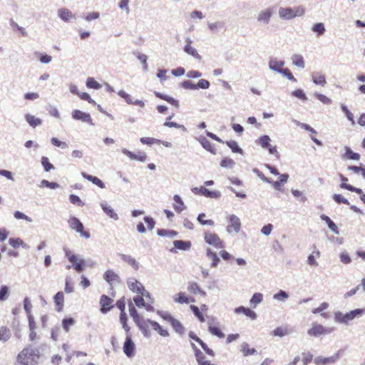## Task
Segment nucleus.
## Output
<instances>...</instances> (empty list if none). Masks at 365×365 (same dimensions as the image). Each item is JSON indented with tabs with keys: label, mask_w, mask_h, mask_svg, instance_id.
I'll use <instances>...</instances> for the list:
<instances>
[{
	"label": "nucleus",
	"mask_w": 365,
	"mask_h": 365,
	"mask_svg": "<svg viewBox=\"0 0 365 365\" xmlns=\"http://www.w3.org/2000/svg\"><path fill=\"white\" fill-rule=\"evenodd\" d=\"M41 164L46 172H48L51 170L54 169V166L49 162L48 158L47 157L43 156L41 158Z\"/></svg>",
	"instance_id": "obj_55"
},
{
	"label": "nucleus",
	"mask_w": 365,
	"mask_h": 365,
	"mask_svg": "<svg viewBox=\"0 0 365 365\" xmlns=\"http://www.w3.org/2000/svg\"><path fill=\"white\" fill-rule=\"evenodd\" d=\"M241 351L245 356L252 355L257 353V350L255 348H250L249 344L246 342H243L241 345Z\"/></svg>",
	"instance_id": "obj_42"
},
{
	"label": "nucleus",
	"mask_w": 365,
	"mask_h": 365,
	"mask_svg": "<svg viewBox=\"0 0 365 365\" xmlns=\"http://www.w3.org/2000/svg\"><path fill=\"white\" fill-rule=\"evenodd\" d=\"M173 200L176 203L173 205V208L176 212L180 213L186 209V207L180 195H175L173 196Z\"/></svg>",
	"instance_id": "obj_23"
},
{
	"label": "nucleus",
	"mask_w": 365,
	"mask_h": 365,
	"mask_svg": "<svg viewBox=\"0 0 365 365\" xmlns=\"http://www.w3.org/2000/svg\"><path fill=\"white\" fill-rule=\"evenodd\" d=\"M263 300V294L259 292L255 293L250 300V305L253 308H256L257 304H260Z\"/></svg>",
	"instance_id": "obj_39"
},
{
	"label": "nucleus",
	"mask_w": 365,
	"mask_h": 365,
	"mask_svg": "<svg viewBox=\"0 0 365 365\" xmlns=\"http://www.w3.org/2000/svg\"><path fill=\"white\" fill-rule=\"evenodd\" d=\"M270 142L271 138L267 135H263L256 140V143L264 149H267L271 145Z\"/></svg>",
	"instance_id": "obj_30"
},
{
	"label": "nucleus",
	"mask_w": 365,
	"mask_h": 365,
	"mask_svg": "<svg viewBox=\"0 0 365 365\" xmlns=\"http://www.w3.org/2000/svg\"><path fill=\"white\" fill-rule=\"evenodd\" d=\"M345 158L354 160H359L360 155L357 153H354L349 147H345Z\"/></svg>",
	"instance_id": "obj_45"
},
{
	"label": "nucleus",
	"mask_w": 365,
	"mask_h": 365,
	"mask_svg": "<svg viewBox=\"0 0 365 365\" xmlns=\"http://www.w3.org/2000/svg\"><path fill=\"white\" fill-rule=\"evenodd\" d=\"M292 63L298 68H304V61L303 56L299 54H294L292 57Z\"/></svg>",
	"instance_id": "obj_41"
},
{
	"label": "nucleus",
	"mask_w": 365,
	"mask_h": 365,
	"mask_svg": "<svg viewBox=\"0 0 365 365\" xmlns=\"http://www.w3.org/2000/svg\"><path fill=\"white\" fill-rule=\"evenodd\" d=\"M101 207L105 214H106L109 217L113 219L114 220H118V215L115 212V210L109 206L106 201H103L101 203Z\"/></svg>",
	"instance_id": "obj_19"
},
{
	"label": "nucleus",
	"mask_w": 365,
	"mask_h": 365,
	"mask_svg": "<svg viewBox=\"0 0 365 365\" xmlns=\"http://www.w3.org/2000/svg\"><path fill=\"white\" fill-rule=\"evenodd\" d=\"M320 218L322 221H324L327 223L328 227L330 229L331 232H333L336 235L339 234V231L338 230L337 226L328 216L323 214L320 216Z\"/></svg>",
	"instance_id": "obj_27"
},
{
	"label": "nucleus",
	"mask_w": 365,
	"mask_h": 365,
	"mask_svg": "<svg viewBox=\"0 0 365 365\" xmlns=\"http://www.w3.org/2000/svg\"><path fill=\"white\" fill-rule=\"evenodd\" d=\"M273 14V8L269 7L260 11L257 16L258 23L267 25L269 24Z\"/></svg>",
	"instance_id": "obj_8"
},
{
	"label": "nucleus",
	"mask_w": 365,
	"mask_h": 365,
	"mask_svg": "<svg viewBox=\"0 0 365 365\" xmlns=\"http://www.w3.org/2000/svg\"><path fill=\"white\" fill-rule=\"evenodd\" d=\"M190 309L192 311L194 315L200 320V322H204L205 321L204 315L202 314L197 306L191 305Z\"/></svg>",
	"instance_id": "obj_52"
},
{
	"label": "nucleus",
	"mask_w": 365,
	"mask_h": 365,
	"mask_svg": "<svg viewBox=\"0 0 365 365\" xmlns=\"http://www.w3.org/2000/svg\"><path fill=\"white\" fill-rule=\"evenodd\" d=\"M174 248L170 250V252L173 253L176 252V249L180 250L186 251L190 249L191 247V242L190 241H183V240H175L173 242Z\"/></svg>",
	"instance_id": "obj_15"
},
{
	"label": "nucleus",
	"mask_w": 365,
	"mask_h": 365,
	"mask_svg": "<svg viewBox=\"0 0 365 365\" xmlns=\"http://www.w3.org/2000/svg\"><path fill=\"white\" fill-rule=\"evenodd\" d=\"M113 300L108 296L103 294L100 299L101 312L104 314L109 312L113 307Z\"/></svg>",
	"instance_id": "obj_14"
},
{
	"label": "nucleus",
	"mask_w": 365,
	"mask_h": 365,
	"mask_svg": "<svg viewBox=\"0 0 365 365\" xmlns=\"http://www.w3.org/2000/svg\"><path fill=\"white\" fill-rule=\"evenodd\" d=\"M118 95L123 98L128 104L138 106L141 108L145 106V103L141 100H133V98L125 91L120 90L118 92Z\"/></svg>",
	"instance_id": "obj_12"
},
{
	"label": "nucleus",
	"mask_w": 365,
	"mask_h": 365,
	"mask_svg": "<svg viewBox=\"0 0 365 365\" xmlns=\"http://www.w3.org/2000/svg\"><path fill=\"white\" fill-rule=\"evenodd\" d=\"M332 198L337 204L349 205V200L340 194H334Z\"/></svg>",
	"instance_id": "obj_61"
},
{
	"label": "nucleus",
	"mask_w": 365,
	"mask_h": 365,
	"mask_svg": "<svg viewBox=\"0 0 365 365\" xmlns=\"http://www.w3.org/2000/svg\"><path fill=\"white\" fill-rule=\"evenodd\" d=\"M58 17L65 22H68L71 19H76L75 15L73 14L69 9L66 8L58 9Z\"/></svg>",
	"instance_id": "obj_18"
},
{
	"label": "nucleus",
	"mask_w": 365,
	"mask_h": 365,
	"mask_svg": "<svg viewBox=\"0 0 365 365\" xmlns=\"http://www.w3.org/2000/svg\"><path fill=\"white\" fill-rule=\"evenodd\" d=\"M54 302L56 306V310L58 312H61L63 307V302H64V295L62 292H57L54 297Z\"/></svg>",
	"instance_id": "obj_28"
},
{
	"label": "nucleus",
	"mask_w": 365,
	"mask_h": 365,
	"mask_svg": "<svg viewBox=\"0 0 365 365\" xmlns=\"http://www.w3.org/2000/svg\"><path fill=\"white\" fill-rule=\"evenodd\" d=\"M326 31L324 23L319 22L313 24L312 26V31L317 34L318 36H322Z\"/></svg>",
	"instance_id": "obj_37"
},
{
	"label": "nucleus",
	"mask_w": 365,
	"mask_h": 365,
	"mask_svg": "<svg viewBox=\"0 0 365 365\" xmlns=\"http://www.w3.org/2000/svg\"><path fill=\"white\" fill-rule=\"evenodd\" d=\"M51 142L54 146L61 148L62 149H66L68 147L66 143L61 141L57 138H52Z\"/></svg>",
	"instance_id": "obj_64"
},
{
	"label": "nucleus",
	"mask_w": 365,
	"mask_h": 365,
	"mask_svg": "<svg viewBox=\"0 0 365 365\" xmlns=\"http://www.w3.org/2000/svg\"><path fill=\"white\" fill-rule=\"evenodd\" d=\"M207 257L212 259L211 266L212 267H216L217 266L218 262H220V258L217 257V254L215 252H213L211 249H207Z\"/></svg>",
	"instance_id": "obj_40"
},
{
	"label": "nucleus",
	"mask_w": 365,
	"mask_h": 365,
	"mask_svg": "<svg viewBox=\"0 0 365 365\" xmlns=\"http://www.w3.org/2000/svg\"><path fill=\"white\" fill-rule=\"evenodd\" d=\"M173 329L178 334H182L185 332V328L182 323L176 319H174L173 321L170 323Z\"/></svg>",
	"instance_id": "obj_43"
},
{
	"label": "nucleus",
	"mask_w": 365,
	"mask_h": 365,
	"mask_svg": "<svg viewBox=\"0 0 365 365\" xmlns=\"http://www.w3.org/2000/svg\"><path fill=\"white\" fill-rule=\"evenodd\" d=\"M364 313L365 309H356L346 314H343L341 312H336L334 314V319L339 323L346 324L349 321L362 316Z\"/></svg>",
	"instance_id": "obj_2"
},
{
	"label": "nucleus",
	"mask_w": 365,
	"mask_h": 365,
	"mask_svg": "<svg viewBox=\"0 0 365 365\" xmlns=\"http://www.w3.org/2000/svg\"><path fill=\"white\" fill-rule=\"evenodd\" d=\"M183 51L188 55L192 56L197 60H201L202 56L198 53L197 51L190 45H185Z\"/></svg>",
	"instance_id": "obj_31"
},
{
	"label": "nucleus",
	"mask_w": 365,
	"mask_h": 365,
	"mask_svg": "<svg viewBox=\"0 0 365 365\" xmlns=\"http://www.w3.org/2000/svg\"><path fill=\"white\" fill-rule=\"evenodd\" d=\"M333 331V328H327L321 324H314L312 328L309 329L307 334L312 336H319L321 335H325L330 334Z\"/></svg>",
	"instance_id": "obj_6"
},
{
	"label": "nucleus",
	"mask_w": 365,
	"mask_h": 365,
	"mask_svg": "<svg viewBox=\"0 0 365 365\" xmlns=\"http://www.w3.org/2000/svg\"><path fill=\"white\" fill-rule=\"evenodd\" d=\"M81 175L85 179L88 180V181L92 182L93 184H95L96 185L98 186L100 188H104L105 187L104 182L101 180H100L98 178H97L96 176L91 175H88V174H87L85 172H82L81 173Z\"/></svg>",
	"instance_id": "obj_26"
},
{
	"label": "nucleus",
	"mask_w": 365,
	"mask_h": 365,
	"mask_svg": "<svg viewBox=\"0 0 365 365\" xmlns=\"http://www.w3.org/2000/svg\"><path fill=\"white\" fill-rule=\"evenodd\" d=\"M226 145L232 150L233 153L242 154L243 150L239 147L237 143L235 140H229L226 142Z\"/></svg>",
	"instance_id": "obj_46"
},
{
	"label": "nucleus",
	"mask_w": 365,
	"mask_h": 365,
	"mask_svg": "<svg viewBox=\"0 0 365 365\" xmlns=\"http://www.w3.org/2000/svg\"><path fill=\"white\" fill-rule=\"evenodd\" d=\"M128 308H129V312L130 315L133 318L135 323H137V322H139L143 318L138 314L135 305L130 302L128 303Z\"/></svg>",
	"instance_id": "obj_36"
},
{
	"label": "nucleus",
	"mask_w": 365,
	"mask_h": 365,
	"mask_svg": "<svg viewBox=\"0 0 365 365\" xmlns=\"http://www.w3.org/2000/svg\"><path fill=\"white\" fill-rule=\"evenodd\" d=\"M118 256L124 262L130 265L135 270H138L139 269V263L131 255L120 253L118 254Z\"/></svg>",
	"instance_id": "obj_17"
},
{
	"label": "nucleus",
	"mask_w": 365,
	"mask_h": 365,
	"mask_svg": "<svg viewBox=\"0 0 365 365\" xmlns=\"http://www.w3.org/2000/svg\"><path fill=\"white\" fill-rule=\"evenodd\" d=\"M341 109L345 114L346 117L351 122V123L354 125L355 123V121L354 120V115L353 113L348 109L347 106L344 104H341Z\"/></svg>",
	"instance_id": "obj_51"
},
{
	"label": "nucleus",
	"mask_w": 365,
	"mask_h": 365,
	"mask_svg": "<svg viewBox=\"0 0 365 365\" xmlns=\"http://www.w3.org/2000/svg\"><path fill=\"white\" fill-rule=\"evenodd\" d=\"M197 140L203 147V148H205L206 150L210 152L212 154L216 153V150L213 148L211 142L208 140L205 137L200 136V138H197Z\"/></svg>",
	"instance_id": "obj_24"
},
{
	"label": "nucleus",
	"mask_w": 365,
	"mask_h": 365,
	"mask_svg": "<svg viewBox=\"0 0 365 365\" xmlns=\"http://www.w3.org/2000/svg\"><path fill=\"white\" fill-rule=\"evenodd\" d=\"M284 65L283 61H278L277 58H271L269 61V68L279 73L283 70Z\"/></svg>",
	"instance_id": "obj_21"
},
{
	"label": "nucleus",
	"mask_w": 365,
	"mask_h": 365,
	"mask_svg": "<svg viewBox=\"0 0 365 365\" xmlns=\"http://www.w3.org/2000/svg\"><path fill=\"white\" fill-rule=\"evenodd\" d=\"M86 86L89 88H93L96 90H98L101 88V85L91 77L87 78Z\"/></svg>",
	"instance_id": "obj_48"
},
{
	"label": "nucleus",
	"mask_w": 365,
	"mask_h": 365,
	"mask_svg": "<svg viewBox=\"0 0 365 365\" xmlns=\"http://www.w3.org/2000/svg\"><path fill=\"white\" fill-rule=\"evenodd\" d=\"M205 217V213L199 214L197 216V221L202 225H210L213 226L214 225V221L212 220H205L204 217Z\"/></svg>",
	"instance_id": "obj_57"
},
{
	"label": "nucleus",
	"mask_w": 365,
	"mask_h": 365,
	"mask_svg": "<svg viewBox=\"0 0 365 365\" xmlns=\"http://www.w3.org/2000/svg\"><path fill=\"white\" fill-rule=\"evenodd\" d=\"M38 358V350L29 346L17 355V361L21 365H36Z\"/></svg>",
	"instance_id": "obj_1"
},
{
	"label": "nucleus",
	"mask_w": 365,
	"mask_h": 365,
	"mask_svg": "<svg viewBox=\"0 0 365 365\" xmlns=\"http://www.w3.org/2000/svg\"><path fill=\"white\" fill-rule=\"evenodd\" d=\"M139 329L141 331V332L143 334L144 336L149 337L150 336V331L148 329V325L150 324L148 322V319L144 320L142 319L139 322H137L135 323Z\"/></svg>",
	"instance_id": "obj_25"
},
{
	"label": "nucleus",
	"mask_w": 365,
	"mask_h": 365,
	"mask_svg": "<svg viewBox=\"0 0 365 365\" xmlns=\"http://www.w3.org/2000/svg\"><path fill=\"white\" fill-rule=\"evenodd\" d=\"M175 302L180 304H188L190 303V298L186 297L185 293L180 292L178 294V297L175 298Z\"/></svg>",
	"instance_id": "obj_59"
},
{
	"label": "nucleus",
	"mask_w": 365,
	"mask_h": 365,
	"mask_svg": "<svg viewBox=\"0 0 365 365\" xmlns=\"http://www.w3.org/2000/svg\"><path fill=\"white\" fill-rule=\"evenodd\" d=\"M66 257L68 261L73 264V269L77 272H81L85 269V262L83 259H79L78 257L75 255L72 251L64 249Z\"/></svg>",
	"instance_id": "obj_3"
},
{
	"label": "nucleus",
	"mask_w": 365,
	"mask_h": 365,
	"mask_svg": "<svg viewBox=\"0 0 365 365\" xmlns=\"http://www.w3.org/2000/svg\"><path fill=\"white\" fill-rule=\"evenodd\" d=\"M68 223L71 229L79 233L81 236L85 237L86 239L91 237L90 232L88 231L84 230V226L83 223L76 217H71L68 220Z\"/></svg>",
	"instance_id": "obj_4"
},
{
	"label": "nucleus",
	"mask_w": 365,
	"mask_h": 365,
	"mask_svg": "<svg viewBox=\"0 0 365 365\" xmlns=\"http://www.w3.org/2000/svg\"><path fill=\"white\" fill-rule=\"evenodd\" d=\"M312 80L316 85H320L322 86H324L327 83L324 75L319 72H314L312 73Z\"/></svg>",
	"instance_id": "obj_29"
},
{
	"label": "nucleus",
	"mask_w": 365,
	"mask_h": 365,
	"mask_svg": "<svg viewBox=\"0 0 365 365\" xmlns=\"http://www.w3.org/2000/svg\"><path fill=\"white\" fill-rule=\"evenodd\" d=\"M228 225L227 226V232L229 233H238L241 228V222L240 218L235 215H231L229 217Z\"/></svg>",
	"instance_id": "obj_7"
},
{
	"label": "nucleus",
	"mask_w": 365,
	"mask_h": 365,
	"mask_svg": "<svg viewBox=\"0 0 365 365\" xmlns=\"http://www.w3.org/2000/svg\"><path fill=\"white\" fill-rule=\"evenodd\" d=\"M103 279L110 285L113 286L114 283H120V279L118 274L113 269H107L103 274Z\"/></svg>",
	"instance_id": "obj_13"
},
{
	"label": "nucleus",
	"mask_w": 365,
	"mask_h": 365,
	"mask_svg": "<svg viewBox=\"0 0 365 365\" xmlns=\"http://www.w3.org/2000/svg\"><path fill=\"white\" fill-rule=\"evenodd\" d=\"M208 330L212 335L217 336L219 338L225 337L224 333L217 327L209 326Z\"/></svg>",
	"instance_id": "obj_56"
},
{
	"label": "nucleus",
	"mask_w": 365,
	"mask_h": 365,
	"mask_svg": "<svg viewBox=\"0 0 365 365\" xmlns=\"http://www.w3.org/2000/svg\"><path fill=\"white\" fill-rule=\"evenodd\" d=\"M71 115L72 118L75 120H81L83 123H88L91 125H94L89 113L76 109L72 111Z\"/></svg>",
	"instance_id": "obj_9"
},
{
	"label": "nucleus",
	"mask_w": 365,
	"mask_h": 365,
	"mask_svg": "<svg viewBox=\"0 0 365 365\" xmlns=\"http://www.w3.org/2000/svg\"><path fill=\"white\" fill-rule=\"evenodd\" d=\"M288 334H289V332L287 331V329L285 328L281 327H277L272 332V334L273 336H280V337H283L284 336H285Z\"/></svg>",
	"instance_id": "obj_54"
},
{
	"label": "nucleus",
	"mask_w": 365,
	"mask_h": 365,
	"mask_svg": "<svg viewBox=\"0 0 365 365\" xmlns=\"http://www.w3.org/2000/svg\"><path fill=\"white\" fill-rule=\"evenodd\" d=\"M292 95L303 101H307V97L302 89H297L292 92Z\"/></svg>",
	"instance_id": "obj_60"
},
{
	"label": "nucleus",
	"mask_w": 365,
	"mask_h": 365,
	"mask_svg": "<svg viewBox=\"0 0 365 365\" xmlns=\"http://www.w3.org/2000/svg\"><path fill=\"white\" fill-rule=\"evenodd\" d=\"M155 95L156 97L163 99L164 101H166L167 102L171 103L172 105L175 106V107L179 106V102L178 100L173 98V97L168 96L167 95L163 94L159 92H155Z\"/></svg>",
	"instance_id": "obj_35"
},
{
	"label": "nucleus",
	"mask_w": 365,
	"mask_h": 365,
	"mask_svg": "<svg viewBox=\"0 0 365 365\" xmlns=\"http://www.w3.org/2000/svg\"><path fill=\"white\" fill-rule=\"evenodd\" d=\"M135 345L133 341L131 336L127 335L125 341L123 344V352L128 357H133L134 356Z\"/></svg>",
	"instance_id": "obj_10"
},
{
	"label": "nucleus",
	"mask_w": 365,
	"mask_h": 365,
	"mask_svg": "<svg viewBox=\"0 0 365 365\" xmlns=\"http://www.w3.org/2000/svg\"><path fill=\"white\" fill-rule=\"evenodd\" d=\"M314 361L317 365H328V364H334L332 356H329V357L317 356L314 359Z\"/></svg>",
	"instance_id": "obj_33"
},
{
	"label": "nucleus",
	"mask_w": 365,
	"mask_h": 365,
	"mask_svg": "<svg viewBox=\"0 0 365 365\" xmlns=\"http://www.w3.org/2000/svg\"><path fill=\"white\" fill-rule=\"evenodd\" d=\"M279 17L284 20L294 19V12L292 7H280L279 9Z\"/></svg>",
	"instance_id": "obj_16"
},
{
	"label": "nucleus",
	"mask_w": 365,
	"mask_h": 365,
	"mask_svg": "<svg viewBox=\"0 0 365 365\" xmlns=\"http://www.w3.org/2000/svg\"><path fill=\"white\" fill-rule=\"evenodd\" d=\"M313 248L312 253L307 257V263L311 266L317 267L318 266V262L316 261V257L319 258L320 257V252L315 245L313 246Z\"/></svg>",
	"instance_id": "obj_22"
},
{
	"label": "nucleus",
	"mask_w": 365,
	"mask_h": 365,
	"mask_svg": "<svg viewBox=\"0 0 365 365\" xmlns=\"http://www.w3.org/2000/svg\"><path fill=\"white\" fill-rule=\"evenodd\" d=\"M224 25H225V24L222 21H217V22H214V23H208L207 24L209 29L211 31H214V32H217L220 29H223Z\"/></svg>",
	"instance_id": "obj_47"
},
{
	"label": "nucleus",
	"mask_w": 365,
	"mask_h": 365,
	"mask_svg": "<svg viewBox=\"0 0 365 365\" xmlns=\"http://www.w3.org/2000/svg\"><path fill=\"white\" fill-rule=\"evenodd\" d=\"M9 296V287L6 285H2L0 287V302L4 301Z\"/></svg>",
	"instance_id": "obj_63"
},
{
	"label": "nucleus",
	"mask_w": 365,
	"mask_h": 365,
	"mask_svg": "<svg viewBox=\"0 0 365 365\" xmlns=\"http://www.w3.org/2000/svg\"><path fill=\"white\" fill-rule=\"evenodd\" d=\"M75 323L74 319L72 317L64 318L62 320L63 329L68 332L70 330V327Z\"/></svg>",
	"instance_id": "obj_49"
},
{
	"label": "nucleus",
	"mask_w": 365,
	"mask_h": 365,
	"mask_svg": "<svg viewBox=\"0 0 365 365\" xmlns=\"http://www.w3.org/2000/svg\"><path fill=\"white\" fill-rule=\"evenodd\" d=\"M127 285L130 290L137 294L144 291L143 285L134 277H129L127 279Z\"/></svg>",
	"instance_id": "obj_11"
},
{
	"label": "nucleus",
	"mask_w": 365,
	"mask_h": 365,
	"mask_svg": "<svg viewBox=\"0 0 365 365\" xmlns=\"http://www.w3.org/2000/svg\"><path fill=\"white\" fill-rule=\"evenodd\" d=\"M205 241L217 249L223 248L225 247L223 242L220 240V238L215 233H212L209 232H205Z\"/></svg>",
	"instance_id": "obj_5"
},
{
	"label": "nucleus",
	"mask_w": 365,
	"mask_h": 365,
	"mask_svg": "<svg viewBox=\"0 0 365 365\" xmlns=\"http://www.w3.org/2000/svg\"><path fill=\"white\" fill-rule=\"evenodd\" d=\"M157 234L160 237H168L170 238H174L178 235V232L170 230L158 229L157 230Z\"/></svg>",
	"instance_id": "obj_38"
},
{
	"label": "nucleus",
	"mask_w": 365,
	"mask_h": 365,
	"mask_svg": "<svg viewBox=\"0 0 365 365\" xmlns=\"http://www.w3.org/2000/svg\"><path fill=\"white\" fill-rule=\"evenodd\" d=\"M340 179L341 180V183L340 185V187L343 189H346L349 191L354 192L356 193H360L361 192V188H358L356 187H354L351 185L347 184L346 182L348 181V178L344 176L342 174H339Z\"/></svg>",
	"instance_id": "obj_20"
},
{
	"label": "nucleus",
	"mask_w": 365,
	"mask_h": 365,
	"mask_svg": "<svg viewBox=\"0 0 365 365\" xmlns=\"http://www.w3.org/2000/svg\"><path fill=\"white\" fill-rule=\"evenodd\" d=\"M39 187H46L50 189H56L60 187L59 184L55 182H49L46 180H42L41 181V184L39 185Z\"/></svg>",
	"instance_id": "obj_53"
},
{
	"label": "nucleus",
	"mask_w": 365,
	"mask_h": 365,
	"mask_svg": "<svg viewBox=\"0 0 365 365\" xmlns=\"http://www.w3.org/2000/svg\"><path fill=\"white\" fill-rule=\"evenodd\" d=\"M235 165V162L229 158H225L220 163V166L225 168H233Z\"/></svg>",
	"instance_id": "obj_50"
},
{
	"label": "nucleus",
	"mask_w": 365,
	"mask_h": 365,
	"mask_svg": "<svg viewBox=\"0 0 365 365\" xmlns=\"http://www.w3.org/2000/svg\"><path fill=\"white\" fill-rule=\"evenodd\" d=\"M314 96L319 100L322 103H324V104H330L331 103V99L328 98L327 96H326L324 94H322V93H314Z\"/></svg>",
	"instance_id": "obj_62"
},
{
	"label": "nucleus",
	"mask_w": 365,
	"mask_h": 365,
	"mask_svg": "<svg viewBox=\"0 0 365 365\" xmlns=\"http://www.w3.org/2000/svg\"><path fill=\"white\" fill-rule=\"evenodd\" d=\"M9 243L14 248H17L19 246H22L24 248L28 247V245L20 238H10L9 240Z\"/></svg>",
	"instance_id": "obj_44"
},
{
	"label": "nucleus",
	"mask_w": 365,
	"mask_h": 365,
	"mask_svg": "<svg viewBox=\"0 0 365 365\" xmlns=\"http://www.w3.org/2000/svg\"><path fill=\"white\" fill-rule=\"evenodd\" d=\"M288 294L284 290H279L277 294H274L273 299L277 301H284L288 299Z\"/></svg>",
	"instance_id": "obj_58"
},
{
	"label": "nucleus",
	"mask_w": 365,
	"mask_h": 365,
	"mask_svg": "<svg viewBox=\"0 0 365 365\" xmlns=\"http://www.w3.org/2000/svg\"><path fill=\"white\" fill-rule=\"evenodd\" d=\"M25 119L29 125L33 128H36V126L40 125L42 123L40 118H36L34 115L31 114H26L25 115Z\"/></svg>",
	"instance_id": "obj_32"
},
{
	"label": "nucleus",
	"mask_w": 365,
	"mask_h": 365,
	"mask_svg": "<svg viewBox=\"0 0 365 365\" xmlns=\"http://www.w3.org/2000/svg\"><path fill=\"white\" fill-rule=\"evenodd\" d=\"M279 180L277 181H275V182H272V184L273 185V187L277 189V190H279V187L283 185L284 184L285 182H287V180L289 178V175L287 174V173H284V174H279Z\"/></svg>",
	"instance_id": "obj_34"
}]
</instances>
